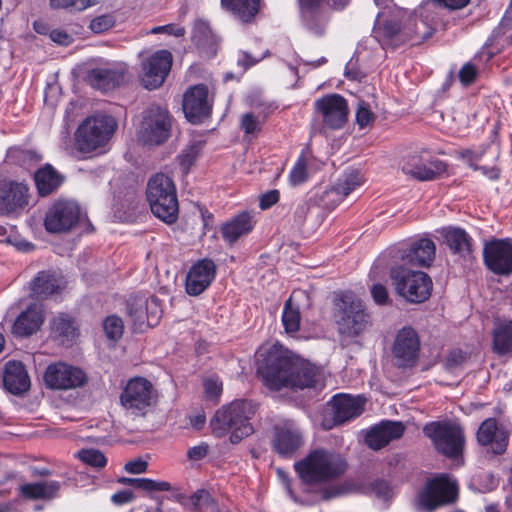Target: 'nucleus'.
<instances>
[{
	"label": "nucleus",
	"mask_w": 512,
	"mask_h": 512,
	"mask_svg": "<svg viewBox=\"0 0 512 512\" xmlns=\"http://www.w3.org/2000/svg\"><path fill=\"white\" fill-rule=\"evenodd\" d=\"M363 183V177L358 172H352L339 179L333 191L343 197L348 196L355 188Z\"/></svg>",
	"instance_id": "37998d69"
},
{
	"label": "nucleus",
	"mask_w": 512,
	"mask_h": 512,
	"mask_svg": "<svg viewBox=\"0 0 512 512\" xmlns=\"http://www.w3.org/2000/svg\"><path fill=\"white\" fill-rule=\"evenodd\" d=\"M261 0H221L222 6L233 13L240 21L248 23L260 9Z\"/></svg>",
	"instance_id": "58836bf2"
},
{
	"label": "nucleus",
	"mask_w": 512,
	"mask_h": 512,
	"mask_svg": "<svg viewBox=\"0 0 512 512\" xmlns=\"http://www.w3.org/2000/svg\"><path fill=\"white\" fill-rule=\"evenodd\" d=\"M308 178V171H307V159L302 154L299 156L296 164L292 168L290 175H289V181L292 186H297L302 183H304Z\"/></svg>",
	"instance_id": "09e8293b"
},
{
	"label": "nucleus",
	"mask_w": 512,
	"mask_h": 512,
	"mask_svg": "<svg viewBox=\"0 0 512 512\" xmlns=\"http://www.w3.org/2000/svg\"><path fill=\"white\" fill-rule=\"evenodd\" d=\"M404 431L405 427L401 422L382 421L367 432L365 441L370 448L379 450L390 441L399 439Z\"/></svg>",
	"instance_id": "b1692460"
},
{
	"label": "nucleus",
	"mask_w": 512,
	"mask_h": 512,
	"mask_svg": "<svg viewBox=\"0 0 512 512\" xmlns=\"http://www.w3.org/2000/svg\"><path fill=\"white\" fill-rule=\"evenodd\" d=\"M192 504L196 508H201L205 505H209L211 502V495L208 491L200 489L197 490L191 497Z\"/></svg>",
	"instance_id": "052dcab7"
},
{
	"label": "nucleus",
	"mask_w": 512,
	"mask_h": 512,
	"mask_svg": "<svg viewBox=\"0 0 512 512\" xmlns=\"http://www.w3.org/2000/svg\"><path fill=\"white\" fill-rule=\"evenodd\" d=\"M213 99L209 96L205 84L189 87L183 95L182 108L186 118L193 124L200 123L209 117Z\"/></svg>",
	"instance_id": "dca6fc26"
},
{
	"label": "nucleus",
	"mask_w": 512,
	"mask_h": 512,
	"mask_svg": "<svg viewBox=\"0 0 512 512\" xmlns=\"http://www.w3.org/2000/svg\"><path fill=\"white\" fill-rule=\"evenodd\" d=\"M148 464L146 461L141 459L129 461L125 464V470L128 473L140 474L144 473L147 470Z\"/></svg>",
	"instance_id": "774afa93"
},
{
	"label": "nucleus",
	"mask_w": 512,
	"mask_h": 512,
	"mask_svg": "<svg viewBox=\"0 0 512 512\" xmlns=\"http://www.w3.org/2000/svg\"><path fill=\"white\" fill-rule=\"evenodd\" d=\"M493 350L499 355L512 353V319L497 322L492 331Z\"/></svg>",
	"instance_id": "ea45409f"
},
{
	"label": "nucleus",
	"mask_w": 512,
	"mask_h": 512,
	"mask_svg": "<svg viewBox=\"0 0 512 512\" xmlns=\"http://www.w3.org/2000/svg\"><path fill=\"white\" fill-rule=\"evenodd\" d=\"M420 341L416 331L404 327L396 335L392 353L396 364L400 367H413L419 357Z\"/></svg>",
	"instance_id": "412c9836"
},
{
	"label": "nucleus",
	"mask_w": 512,
	"mask_h": 512,
	"mask_svg": "<svg viewBox=\"0 0 512 512\" xmlns=\"http://www.w3.org/2000/svg\"><path fill=\"white\" fill-rule=\"evenodd\" d=\"M262 122L252 113H246L241 118V128L246 134H254L260 130Z\"/></svg>",
	"instance_id": "5fc2aeb1"
},
{
	"label": "nucleus",
	"mask_w": 512,
	"mask_h": 512,
	"mask_svg": "<svg viewBox=\"0 0 512 512\" xmlns=\"http://www.w3.org/2000/svg\"><path fill=\"white\" fill-rule=\"evenodd\" d=\"M447 165L427 154H413L406 157L402 163V171L418 181H433L443 175Z\"/></svg>",
	"instance_id": "4468645a"
},
{
	"label": "nucleus",
	"mask_w": 512,
	"mask_h": 512,
	"mask_svg": "<svg viewBox=\"0 0 512 512\" xmlns=\"http://www.w3.org/2000/svg\"><path fill=\"white\" fill-rule=\"evenodd\" d=\"M334 422L344 423L359 416L364 410V400L361 397H352L346 394L336 395L331 400Z\"/></svg>",
	"instance_id": "bb28decb"
},
{
	"label": "nucleus",
	"mask_w": 512,
	"mask_h": 512,
	"mask_svg": "<svg viewBox=\"0 0 512 512\" xmlns=\"http://www.w3.org/2000/svg\"><path fill=\"white\" fill-rule=\"evenodd\" d=\"M4 387L14 395L26 392L30 387L29 376L21 362L9 361L4 370Z\"/></svg>",
	"instance_id": "c85d7f7f"
},
{
	"label": "nucleus",
	"mask_w": 512,
	"mask_h": 512,
	"mask_svg": "<svg viewBox=\"0 0 512 512\" xmlns=\"http://www.w3.org/2000/svg\"><path fill=\"white\" fill-rule=\"evenodd\" d=\"M315 109L321 116L323 123L330 129L342 128L348 119V104L339 94H331L318 99Z\"/></svg>",
	"instance_id": "6ab92c4d"
},
{
	"label": "nucleus",
	"mask_w": 512,
	"mask_h": 512,
	"mask_svg": "<svg viewBox=\"0 0 512 512\" xmlns=\"http://www.w3.org/2000/svg\"><path fill=\"white\" fill-rule=\"evenodd\" d=\"M375 37L383 44L399 45L406 41H412V44H420L430 37L427 33L426 23L422 20L410 21L404 28H400L396 21H386L383 24L378 23L374 28Z\"/></svg>",
	"instance_id": "9b49d317"
},
{
	"label": "nucleus",
	"mask_w": 512,
	"mask_h": 512,
	"mask_svg": "<svg viewBox=\"0 0 512 512\" xmlns=\"http://www.w3.org/2000/svg\"><path fill=\"white\" fill-rule=\"evenodd\" d=\"M192 39L198 45H205L212 41L213 34L209 23L204 20L196 21L192 31Z\"/></svg>",
	"instance_id": "de8ad7c7"
},
{
	"label": "nucleus",
	"mask_w": 512,
	"mask_h": 512,
	"mask_svg": "<svg viewBox=\"0 0 512 512\" xmlns=\"http://www.w3.org/2000/svg\"><path fill=\"white\" fill-rule=\"evenodd\" d=\"M253 227L254 221L252 215L248 212H242L226 222L221 228V233L224 240L231 245L240 237L248 234Z\"/></svg>",
	"instance_id": "2f4dec72"
},
{
	"label": "nucleus",
	"mask_w": 512,
	"mask_h": 512,
	"mask_svg": "<svg viewBox=\"0 0 512 512\" xmlns=\"http://www.w3.org/2000/svg\"><path fill=\"white\" fill-rule=\"evenodd\" d=\"M80 209L70 201L56 202L47 212L45 228L51 233H61L70 230L79 220Z\"/></svg>",
	"instance_id": "aec40b11"
},
{
	"label": "nucleus",
	"mask_w": 512,
	"mask_h": 512,
	"mask_svg": "<svg viewBox=\"0 0 512 512\" xmlns=\"http://www.w3.org/2000/svg\"><path fill=\"white\" fill-rule=\"evenodd\" d=\"M77 455L83 463L95 468H103L107 462L104 454L96 449H82Z\"/></svg>",
	"instance_id": "49530a36"
},
{
	"label": "nucleus",
	"mask_w": 512,
	"mask_h": 512,
	"mask_svg": "<svg viewBox=\"0 0 512 512\" xmlns=\"http://www.w3.org/2000/svg\"><path fill=\"white\" fill-rule=\"evenodd\" d=\"M373 492L381 499L388 500L392 497V490L385 481H378L373 485Z\"/></svg>",
	"instance_id": "69168bd1"
},
{
	"label": "nucleus",
	"mask_w": 512,
	"mask_h": 512,
	"mask_svg": "<svg viewBox=\"0 0 512 512\" xmlns=\"http://www.w3.org/2000/svg\"><path fill=\"white\" fill-rule=\"evenodd\" d=\"M334 313L341 342L361 335L370 325V316L362 301L351 293L342 294L336 301Z\"/></svg>",
	"instance_id": "39448f33"
},
{
	"label": "nucleus",
	"mask_w": 512,
	"mask_h": 512,
	"mask_svg": "<svg viewBox=\"0 0 512 512\" xmlns=\"http://www.w3.org/2000/svg\"><path fill=\"white\" fill-rule=\"evenodd\" d=\"M9 157L16 159L21 165L28 166L36 164L41 160V155L32 150L12 148L9 151Z\"/></svg>",
	"instance_id": "3c124183"
},
{
	"label": "nucleus",
	"mask_w": 512,
	"mask_h": 512,
	"mask_svg": "<svg viewBox=\"0 0 512 512\" xmlns=\"http://www.w3.org/2000/svg\"><path fill=\"white\" fill-rule=\"evenodd\" d=\"M172 118L169 112L157 105H152L143 112L138 136L147 145H162L171 136Z\"/></svg>",
	"instance_id": "9d476101"
},
{
	"label": "nucleus",
	"mask_w": 512,
	"mask_h": 512,
	"mask_svg": "<svg viewBox=\"0 0 512 512\" xmlns=\"http://www.w3.org/2000/svg\"><path fill=\"white\" fill-rule=\"evenodd\" d=\"M257 411V404L250 400L238 399L218 409L210 421L212 432L223 437L231 432L230 441L234 444L254 432L250 420Z\"/></svg>",
	"instance_id": "f03ea898"
},
{
	"label": "nucleus",
	"mask_w": 512,
	"mask_h": 512,
	"mask_svg": "<svg viewBox=\"0 0 512 512\" xmlns=\"http://www.w3.org/2000/svg\"><path fill=\"white\" fill-rule=\"evenodd\" d=\"M52 336L63 345H69L78 335L74 321L66 314H59L51 321Z\"/></svg>",
	"instance_id": "4c0bfd02"
},
{
	"label": "nucleus",
	"mask_w": 512,
	"mask_h": 512,
	"mask_svg": "<svg viewBox=\"0 0 512 512\" xmlns=\"http://www.w3.org/2000/svg\"><path fill=\"white\" fill-rule=\"evenodd\" d=\"M27 189L24 185L4 182L0 185V212L8 213L26 204Z\"/></svg>",
	"instance_id": "c756f323"
},
{
	"label": "nucleus",
	"mask_w": 512,
	"mask_h": 512,
	"mask_svg": "<svg viewBox=\"0 0 512 512\" xmlns=\"http://www.w3.org/2000/svg\"><path fill=\"white\" fill-rule=\"evenodd\" d=\"M127 312L135 329L143 330L159 323L162 309L156 297H131L127 303Z\"/></svg>",
	"instance_id": "2eb2a0df"
},
{
	"label": "nucleus",
	"mask_w": 512,
	"mask_h": 512,
	"mask_svg": "<svg viewBox=\"0 0 512 512\" xmlns=\"http://www.w3.org/2000/svg\"><path fill=\"white\" fill-rule=\"evenodd\" d=\"M201 146L199 143H192L185 147L180 155L178 156V161L183 173H188L194 162L196 161Z\"/></svg>",
	"instance_id": "a18cd8bd"
},
{
	"label": "nucleus",
	"mask_w": 512,
	"mask_h": 512,
	"mask_svg": "<svg viewBox=\"0 0 512 512\" xmlns=\"http://www.w3.org/2000/svg\"><path fill=\"white\" fill-rule=\"evenodd\" d=\"M146 199L151 212L165 223L172 224L178 218L179 204L176 186L164 173L151 176L146 186Z\"/></svg>",
	"instance_id": "20e7f679"
},
{
	"label": "nucleus",
	"mask_w": 512,
	"mask_h": 512,
	"mask_svg": "<svg viewBox=\"0 0 512 512\" xmlns=\"http://www.w3.org/2000/svg\"><path fill=\"white\" fill-rule=\"evenodd\" d=\"M301 315L297 305H294L292 299L289 298L285 304L282 314V323L288 334L296 333L300 328Z\"/></svg>",
	"instance_id": "a19ab883"
},
{
	"label": "nucleus",
	"mask_w": 512,
	"mask_h": 512,
	"mask_svg": "<svg viewBox=\"0 0 512 512\" xmlns=\"http://www.w3.org/2000/svg\"><path fill=\"white\" fill-rule=\"evenodd\" d=\"M374 119H375V115L371 111L369 105L364 101H360L358 103V107L356 110L357 124L361 128H364V127L368 126L369 124H371L374 121Z\"/></svg>",
	"instance_id": "864d4df0"
},
{
	"label": "nucleus",
	"mask_w": 512,
	"mask_h": 512,
	"mask_svg": "<svg viewBox=\"0 0 512 512\" xmlns=\"http://www.w3.org/2000/svg\"><path fill=\"white\" fill-rule=\"evenodd\" d=\"M126 72L123 65L95 68L89 72L88 82L92 87L106 91L124 83Z\"/></svg>",
	"instance_id": "a878e982"
},
{
	"label": "nucleus",
	"mask_w": 512,
	"mask_h": 512,
	"mask_svg": "<svg viewBox=\"0 0 512 512\" xmlns=\"http://www.w3.org/2000/svg\"><path fill=\"white\" fill-rule=\"evenodd\" d=\"M423 432L444 456L455 458L462 453L465 438L458 424L449 421L431 422L424 426Z\"/></svg>",
	"instance_id": "6e6552de"
},
{
	"label": "nucleus",
	"mask_w": 512,
	"mask_h": 512,
	"mask_svg": "<svg viewBox=\"0 0 512 512\" xmlns=\"http://www.w3.org/2000/svg\"><path fill=\"white\" fill-rule=\"evenodd\" d=\"M390 276L398 295L408 302L422 303L431 295L432 280L425 272L395 266Z\"/></svg>",
	"instance_id": "0eeeda50"
},
{
	"label": "nucleus",
	"mask_w": 512,
	"mask_h": 512,
	"mask_svg": "<svg viewBox=\"0 0 512 512\" xmlns=\"http://www.w3.org/2000/svg\"><path fill=\"white\" fill-rule=\"evenodd\" d=\"M371 295L373 297V300L378 305H385L388 303L389 297L387 289L382 284H373L371 287Z\"/></svg>",
	"instance_id": "4d7b16f0"
},
{
	"label": "nucleus",
	"mask_w": 512,
	"mask_h": 512,
	"mask_svg": "<svg viewBox=\"0 0 512 512\" xmlns=\"http://www.w3.org/2000/svg\"><path fill=\"white\" fill-rule=\"evenodd\" d=\"M115 23V16L112 13H107L93 18L90 21L89 28L93 33L101 34L114 27Z\"/></svg>",
	"instance_id": "8fccbe9b"
},
{
	"label": "nucleus",
	"mask_w": 512,
	"mask_h": 512,
	"mask_svg": "<svg viewBox=\"0 0 512 512\" xmlns=\"http://www.w3.org/2000/svg\"><path fill=\"white\" fill-rule=\"evenodd\" d=\"M295 470L305 484L315 485L342 475L346 470V463L339 454L316 450L295 463Z\"/></svg>",
	"instance_id": "7ed1b4c3"
},
{
	"label": "nucleus",
	"mask_w": 512,
	"mask_h": 512,
	"mask_svg": "<svg viewBox=\"0 0 512 512\" xmlns=\"http://www.w3.org/2000/svg\"><path fill=\"white\" fill-rule=\"evenodd\" d=\"M64 287L61 278L49 272H40L31 283L32 294L38 298H45L57 293Z\"/></svg>",
	"instance_id": "e433bc0d"
},
{
	"label": "nucleus",
	"mask_w": 512,
	"mask_h": 512,
	"mask_svg": "<svg viewBox=\"0 0 512 512\" xmlns=\"http://www.w3.org/2000/svg\"><path fill=\"white\" fill-rule=\"evenodd\" d=\"M303 27L316 37L323 36L330 22V13L327 9L318 8L300 13Z\"/></svg>",
	"instance_id": "72a5a7b5"
},
{
	"label": "nucleus",
	"mask_w": 512,
	"mask_h": 512,
	"mask_svg": "<svg viewBox=\"0 0 512 512\" xmlns=\"http://www.w3.org/2000/svg\"><path fill=\"white\" fill-rule=\"evenodd\" d=\"M456 498V483L446 475H440L428 481L419 496L421 505L429 511L452 503Z\"/></svg>",
	"instance_id": "ddd939ff"
},
{
	"label": "nucleus",
	"mask_w": 512,
	"mask_h": 512,
	"mask_svg": "<svg viewBox=\"0 0 512 512\" xmlns=\"http://www.w3.org/2000/svg\"><path fill=\"white\" fill-rule=\"evenodd\" d=\"M279 200V191L270 190L263 194L260 198V208L262 210L270 208L272 205L277 203Z\"/></svg>",
	"instance_id": "0e129e2a"
},
{
	"label": "nucleus",
	"mask_w": 512,
	"mask_h": 512,
	"mask_svg": "<svg viewBox=\"0 0 512 512\" xmlns=\"http://www.w3.org/2000/svg\"><path fill=\"white\" fill-rule=\"evenodd\" d=\"M34 179L39 194L47 196L60 187L64 177L52 165L46 164L35 172Z\"/></svg>",
	"instance_id": "f704fd0d"
},
{
	"label": "nucleus",
	"mask_w": 512,
	"mask_h": 512,
	"mask_svg": "<svg viewBox=\"0 0 512 512\" xmlns=\"http://www.w3.org/2000/svg\"><path fill=\"white\" fill-rule=\"evenodd\" d=\"M509 433L495 418L484 420L477 431V441L482 446L490 445L493 453L501 454L508 445Z\"/></svg>",
	"instance_id": "5701e85b"
},
{
	"label": "nucleus",
	"mask_w": 512,
	"mask_h": 512,
	"mask_svg": "<svg viewBox=\"0 0 512 512\" xmlns=\"http://www.w3.org/2000/svg\"><path fill=\"white\" fill-rule=\"evenodd\" d=\"M484 262L497 275L512 273V242L508 239L492 240L485 244Z\"/></svg>",
	"instance_id": "a211bd4d"
},
{
	"label": "nucleus",
	"mask_w": 512,
	"mask_h": 512,
	"mask_svg": "<svg viewBox=\"0 0 512 512\" xmlns=\"http://www.w3.org/2000/svg\"><path fill=\"white\" fill-rule=\"evenodd\" d=\"M208 445L207 444H200L198 446H194L190 448L187 452V457L190 460L198 461L204 458L208 453Z\"/></svg>",
	"instance_id": "338daca9"
},
{
	"label": "nucleus",
	"mask_w": 512,
	"mask_h": 512,
	"mask_svg": "<svg viewBox=\"0 0 512 512\" xmlns=\"http://www.w3.org/2000/svg\"><path fill=\"white\" fill-rule=\"evenodd\" d=\"M172 65V54L167 50H160L148 57L142 63L141 81L146 89L153 90L160 87L168 75Z\"/></svg>",
	"instance_id": "f3484780"
},
{
	"label": "nucleus",
	"mask_w": 512,
	"mask_h": 512,
	"mask_svg": "<svg viewBox=\"0 0 512 512\" xmlns=\"http://www.w3.org/2000/svg\"><path fill=\"white\" fill-rule=\"evenodd\" d=\"M441 234L453 253L465 257L471 252L472 240L464 229L447 227L442 229Z\"/></svg>",
	"instance_id": "c9c22d12"
},
{
	"label": "nucleus",
	"mask_w": 512,
	"mask_h": 512,
	"mask_svg": "<svg viewBox=\"0 0 512 512\" xmlns=\"http://www.w3.org/2000/svg\"><path fill=\"white\" fill-rule=\"evenodd\" d=\"M137 489L153 492V491H170L171 484L166 481H155L149 478H139Z\"/></svg>",
	"instance_id": "603ef678"
},
{
	"label": "nucleus",
	"mask_w": 512,
	"mask_h": 512,
	"mask_svg": "<svg viewBox=\"0 0 512 512\" xmlns=\"http://www.w3.org/2000/svg\"><path fill=\"white\" fill-rule=\"evenodd\" d=\"M468 357L469 356L466 352L461 350H453L449 353L446 362L447 365L452 368L465 363Z\"/></svg>",
	"instance_id": "e2e57ef3"
},
{
	"label": "nucleus",
	"mask_w": 512,
	"mask_h": 512,
	"mask_svg": "<svg viewBox=\"0 0 512 512\" xmlns=\"http://www.w3.org/2000/svg\"><path fill=\"white\" fill-rule=\"evenodd\" d=\"M43 379L48 388L70 390L84 386L88 381V376L79 367L57 362L46 368Z\"/></svg>",
	"instance_id": "f8f14e48"
},
{
	"label": "nucleus",
	"mask_w": 512,
	"mask_h": 512,
	"mask_svg": "<svg viewBox=\"0 0 512 512\" xmlns=\"http://www.w3.org/2000/svg\"><path fill=\"white\" fill-rule=\"evenodd\" d=\"M50 38L53 42L62 46H68L73 42L72 35L59 29L52 30L50 32Z\"/></svg>",
	"instance_id": "680f3d73"
},
{
	"label": "nucleus",
	"mask_w": 512,
	"mask_h": 512,
	"mask_svg": "<svg viewBox=\"0 0 512 512\" xmlns=\"http://www.w3.org/2000/svg\"><path fill=\"white\" fill-rule=\"evenodd\" d=\"M265 384L272 389L310 388L317 382V370L280 345H273L258 367Z\"/></svg>",
	"instance_id": "f257e3e1"
},
{
	"label": "nucleus",
	"mask_w": 512,
	"mask_h": 512,
	"mask_svg": "<svg viewBox=\"0 0 512 512\" xmlns=\"http://www.w3.org/2000/svg\"><path fill=\"white\" fill-rule=\"evenodd\" d=\"M103 0H50L53 9H65L75 12H83L100 4Z\"/></svg>",
	"instance_id": "79ce46f5"
},
{
	"label": "nucleus",
	"mask_w": 512,
	"mask_h": 512,
	"mask_svg": "<svg viewBox=\"0 0 512 512\" xmlns=\"http://www.w3.org/2000/svg\"><path fill=\"white\" fill-rule=\"evenodd\" d=\"M205 394L208 398H217L222 392V384L214 379H205L203 382Z\"/></svg>",
	"instance_id": "bf43d9fd"
},
{
	"label": "nucleus",
	"mask_w": 512,
	"mask_h": 512,
	"mask_svg": "<svg viewBox=\"0 0 512 512\" xmlns=\"http://www.w3.org/2000/svg\"><path fill=\"white\" fill-rule=\"evenodd\" d=\"M103 329L109 340L117 341L124 333L123 320L116 315L108 316L103 322Z\"/></svg>",
	"instance_id": "c03bdc74"
},
{
	"label": "nucleus",
	"mask_w": 512,
	"mask_h": 512,
	"mask_svg": "<svg viewBox=\"0 0 512 512\" xmlns=\"http://www.w3.org/2000/svg\"><path fill=\"white\" fill-rule=\"evenodd\" d=\"M59 490L57 481L24 483L19 486V495L27 500H50L57 496Z\"/></svg>",
	"instance_id": "473e14b6"
},
{
	"label": "nucleus",
	"mask_w": 512,
	"mask_h": 512,
	"mask_svg": "<svg viewBox=\"0 0 512 512\" xmlns=\"http://www.w3.org/2000/svg\"><path fill=\"white\" fill-rule=\"evenodd\" d=\"M303 444L300 431L292 423H285L275 427L273 446L282 456L295 453Z\"/></svg>",
	"instance_id": "393cba45"
},
{
	"label": "nucleus",
	"mask_w": 512,
	"mask_h": 512,
	"mask_svg": "<svg viewBox=\"0 0 512 512\" xmlns=\"http://www.w3.org/2000/svg\"><path fill=\"white\" fill-rule=\"evenodd\" d=\"M43 321L42 306L32 304L17 317L13 324L12 332L20 337L30 336L39 330Z\"/></svg>",
	"instance_id": "cd10ccee"
},
{
	"label": "nucleus",
	"mask_w": 512,
	"mask_h": 512,
	"mask_svg": "<svg viewBox=\"0 0 512 512\" xmlns=\"http://www.w3.org/2000/svg\"><path fill=\"white\" fill-rule=\"evenodd\" d=\"M116 127V121L112 116L95 115L86 118L76 130V148L83 153L103 148L109 142Z\"/></svg>",
	"instance_id": "423d86ee"
},
{
	"label": "nucleus",
	"mask_w": 512,
	"mask_h": 512,
	"mask_svg": "<svg viewBox=\"0 0 512 512\" xmlns=\"http://www.w3.org/2000/svg\"><path fill=\"white\" fill-rule=\"evenodd\" d=\"M150 33L159 34L166 33L169 35H174L176 37H182L185 34V29L183 27L177 26L175 24H168L164 26H156L151 29Z\"/></svg>",
	"instance_id": "13d9d810"
},
{
	"label": "nucleus",
	"mask_w": 512,
	"mask_h": 512,
	"mask_svg": "<svg viewBox=\"0 0 512 512\" xmlns=\"http://www.w3.org/2000/svg\"><path fill=\"white\" fill-rule=\"evenodd\" d=\"M477 74L478 71L475 65L466 63L459 71V80L464 86H469L475 81Z\"/></svg>",
	"instance_id": "6e6d98bb"
},
{
	"label": "nucleus",
	"mask_w": 512,
	"mask_h": 512,
	"mask_svg": "<svg viewBox=\"0 0 512 512\" xmlns=\"http://www.w3.org/2000/svg\"><path fill=\"white\" fill-rule=\"evenodd\" d=\"M436 247L432 240L421 238L414 241L402 259L417 266H429L435 258Z\"/></svg>",
	"instance_id": "7c9ffc66"
},
{
	"label": "nucleus",
	"mask_w": 512,
	"mask_h": 512,
	"mask_svg": "<svg viewBox=\"0 0 512 512\" xmlns=\"http://www.w3.org/2000/svg\"><path fill=\"white\" fill-rule=\"evenodd\" d=\"M216 274V265L212 260L202 259L195 263L186 277V291L189 295L198 296L212 283Z\"/></svg>",
	"instance_id": "4be33fe9"
},
{
	"label": "nucleus",
	"mask_w": 512,
	"mask_h": 512,
	"mask_svg": "<svg viewBox=\"0 0 512 512\" xmlns=\"http://www.w3.org/2000/svg\"><path fill=\"white\" fill-rule=\"evenodd\" d=\"M153 384L144 377L131 378L120 394L121 406L133 416H145L157 402Z\"/></svg>",
	"instance_id": "1a4fd4ad"
}]
</instances>
